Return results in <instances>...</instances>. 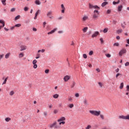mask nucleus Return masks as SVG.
Returning <instances> with one entry per match:
<instances>
[{
  "mask_svg": "<svg viewBox=\"0 0 129 129\" xmlns=\"http://www.w3.org/2000/svg\"><path fill=\"white\" fill-rule=\"evenodd\" d=\"M66 120L65 117H61L59 119H57V122H60V121H64Z\"/></svg>",
  "mask_w": 129,
  "mask_h": 129,
  "instance_id": "obj_11",
  "label": "nucleus"
},
{
  "mask_svg": "<svg viewBox=\"0 0 129 129\" xmlns=\"http://www.w3.org/2000/svg\"><path fill=\"white\" fill-rule=\"evenodd\" d=\"M94 8V9H97L98 10H100V8L98 7V6H93L92 5H91V4H89V9H92V8Z\"/></svg>",
  "mask_w": 129,
  "mask_h": 129,
  "instance_id": "obj_8",
  "label": "nucleus"
},
{
  "mask_svg": "<svg viewBox=\"0 0 129 129\" xmlns=\"http://www.w3.org/2000/svg\"><path fill=\"white\" fill-rule=\"evenodd\" d=\"M129 65V62H126L125 63V66H128Z\"/></svg>",
  "mask_w": 129,
  "mask_h": 129,
  "instance_id": "obj_63",
  "label": "nucleus"
},
{
  "mask_svg": "<svg viewBox=\"0 0 129 129\" xmlns=\"http://www.w3.org/2000/svg\"><path fill=\"white\" fill-rule=\"evenodd\" d=\"M40 13H41V11H40V10H38L35 13V16H38V15L40 14Z\"/></svg>",
  "mask_w": 129,
  "mask_h": 129,
  "instance_id": "obj_30",
  "label": "nucleus"
},
{
  "mask_svg": "<svg viewBox=\"0 0 129 129\" xmlns=\"http://www.w3.org/2000/svg\"><path fill=\"white\" fill-rule=\"evenodd\" d=\"M84 104H85V105H87V104H88V103L87 102V100H86V99H85L84 100Z\"/></svg>",
  "mask_w": 129,
  "mask_h": 129,
  "instance_id": "obj_26",
  "label": "nucleus"
},
{
  "mask_svg": "<svg viewBox=\"0 0 129 129\" xmlns=\"http://www.w3.org/2000/svg\"><path fill=\"white\" fill-rule=\"evenodd\" d=\"M49 70H48V69L45 70V73L46 74H48V73H49Z\"/></svg>",
  "mask_w": 129,
  "mask_h": 129,
  "instance_id": "obj_48",
  "label": "nucleus"
},
{
  "mask_svg": "<svg viewBox=\"0 0 129 129\" xmlns=\"http://www.w3.org/2000/svg\"><path fill=\"white\" fill-rule=\"evenodd\" d=\"M96 71H97V73L100 72V70H99L98 68L96 69Z\"/></svg>",
  "mask_w": 129,
  "mask_h": 129,
  "instance_id": "obj_64",
  "label": "nucleus"
},
{
  "mask_svg": "<svg viewBox=\"0 0 129 129\" xmlns=\"http://www.w3.org/2000/svg\"><path fill=\"white\" fill-rule=\"evenodd\" d=\"M21 26H22V25H21V24H17L16 25H15V27H17V28H20V27H21Z\"/></svg>",
  "mask_w": 129,
  "mask_h": 129,
  "instance_id": "obj_36",
  "label": "nucleus"
},
{
  "mask_svg": "<svg viewBox=\"0 0 129 129\" xmlns=\"http://www.w3.org/2000/svg\"><path fill=\"white\" fill-rule=\"evenodd\" d=\"M75 85H76V83L75 82H73L71 85V88H74L75 87Z\"/></svg>",
  "mask_w": 129,
  "mask_h": 129,
  "instance_id": "obj_21",
  "label": "nucleus"
},
{
  "mask_svg": "<svg viewBox=\"0 0 129 129\" xmlns=\"http://www.w3.org/2000/svg\"><path fill=\"white\" fill-rule=\"evenodd\" d=\"M117 4H119V1H118L117 2H113V5H116Z\"/></svg>",
  "mask_w": 129,
  "mask_h": 129,
  "instance_id": "obj_44",
  "label": "nucleus"
},
{
  "mask_svg": "<svg viewBox=\"0 0 129 129\" xmlns=\"http://www.w3.org/2000/svg\"><path fill=\"white\" fill-rule=\"evenodd\" d=\"M85 128L86 129H90V128H91V125H88Z\"/></svg>",
  "mask_w": 129,
  "mask_h": 129,
  "instance_id": "obj_46",
  "label": "nucleus"
},
{
  "mask_svg": "<svg viewBox=\"0 0 129 129\" xmlns=\"http://www.w3.org/2000/svg\"><path fill=\"white\" fill-rule=\"evenodd\" d=\"M122 33V29H120L117 31V34H120Z\"/></svg>",
  "mask_w": 129,
  "mask_h": 129,
  "instance_id": "obj_29",
  "label": "nucleus"
},
{
  "mask_svg": "<svg viewBox=\"0 0 129 129\" xmlns=\"http://www.w3.org/2000/svg\"><path fill=\"white\" fill-rule=\"evenodd\" d=\"M16 11L15 8H12L11 10V12H15Z\"/></svg>",
  "mask_w": 129,
  "mask_h": 129,
  "instance_id": "obj_52",
  "label": "nucleus"
},
{
  "mask_svg": "<svg viewBox=\"0 0 129 129\" xmlns=\"http://www.w3.org/2000/svg\"><path fill=\"white\" fill-rule=\"evenodd\" d=\"M87 20H88V16H84L82 19V20L84 21V22L87 21Z\"/></svg>",
  "mask_w": 129,
  "mask_h": 129,
  "instance_id": "obj_14",
  "label": "nucleus"
},
{
  "mask_svg": "<svg viewBox=\"0 0 129 129\" xmlns=\"http://www.w3.org/2000/svg\"><path fill=\"white\" fill-rule=\"evenodd\" d=\"M99 35V32L96 31L94 32V33L92 35V38H95L96 37H97V36Z\"/></svg>",
  "mask_w": 129,
  "mask_h": 129,
  "instance_id": "obj_10",
  "label": "nucleus"
},
{
  "mask_svg": "<svg viewBox=\"0 0 129 129\" xmlns=\"http://www.w3.org/2000/svg\"><path fill=\"white\" fill-rule=\"evenodd\" d=\"M105 56H106L107 57V58H110V57H111V55L109 53L105 54Z\"/></svg>",
  "mask_w": 129,
  "mask_h": 129,
  "instance_id": "obj_38",
  "label": "nucleus"
},
{
  "mask_svg": "<svg viewBox=\"0 0 129 129\" xmlns=\"http://www.w3.org/2000/svg\"><path fill=\"white\" fill-rule=\"evenodd\" d=\"M51 15H53V12L51 11H48L46 14L47 17H49V18L52 20V19H53L54 17L51 16Z\"/></svg>",
  "mask_w": 129,
  "mask_h": 129,
  "instance_id": "obj_3",
  "label": "nucleus"
},
{
  "mask_svg": "<svg viewBox=\"0 0 129 129\" xmlns=\"http://www.w3.org/2000/svg\"><path fill=\"white\" fill-rule=\"evenodd\" d=\"M100 117L102 119H104V116L103 115H100Z\"/></svg>",
  "mask_w": 129,
  "mask_h": 129,
  "instance_id": "obj_59",
  "label": "nucleus"
},
{
  "mask_svg": "<svg viewBox=\"0 0 129 129\" xmlns=\"http://www.w3.org/2000/svg\"><path fill=\"white\" fill-rule=\"evenodd\" d=\"M89 55L90 56H91V55H93V51H90L89 52Z\"/></svg>",
  "mask_w": 129,
  "mask_h": 129,
  "instance_id": "obj_39",
  "label": "nucleus"
},
{
  "mask_svg": "<svg viewBox=\"0 0 129 129\" xmlns=\"http://www.w3.org/2000/svg\"><path fill=\"white\" fill-rule=\"evenodd\" d=\"M98 17H99V13H94L92 18L95 20L97 19Z\"/></svg>",
  "mask_w": 129,
  "mask_h": 129,
  "instance_id": "obj_9",
  "label": "nucleus"
},
{
  "mask_svg": "<svg viewBox=\"0 0 129 129\" xmlns=\"http://www.w3.org/2000/svg\"><path fill=\"white\" fill-rule=\"evenodd\" d=\"M62 19H63V17H59L58 18H57V20H62Z\"/></svg>",
  "mask_w": 129,
  "mask_h": 129,
  "instance_id": "obj_55",
  "label": "nucleus"
},
{
  "mask_svg": "<svg viewBox=\"0 0 129 129\" xmlns=\"http://www.w3.org/2000/svg\"><path fill=\"white\" fill-rule=\"evenodd\" d=\"M98 84L100 87H102V86H103V84H102L101 82H99Z\"/></svg>",
  "mask_w": 129,
  "mask_h": 129,
  "instance_id": "obj_43",
  "label": "nucleus"
},
{
  "mask_svg": "<svg viewBox=\"0 0 129 129\" xmlns=\"http://www.w3.org/2000/svg\"><path fill=\"white\" fill-rule=\"evenodd\" d=\"M43 114H44L45 117H46L47 116V115H48V112L47 111H44L43 112Z\"/></svg>",
  "mask_w": 129,
  "mask_h": 129,
  "instance_id": "obj_35",
  "label": "nucleus"
},
{
  "mask_svg": "<svg viewBox=\"0 0 129 129\" xmlns=\"http://www.w3.org/2000/svg\"><path fill=\"white\" fill-rule=\"evenodd\" d=\"M46 24H47L46 22H43V28H45V26H46Z\"/></svg>",
  "mask_w": 129,
  "mask_h": 129,
  "instance_id": "obj_61",
  "label": "nucleus"
},
{
  "mask_svg": "<svg viewBox=\"0 0 129 129\" xmlns=\"http://www.w3.org/2000/svg\"><path fill=\"white\" fill-rule=\"evenodd\" d=\"M5 120H6V121L8 122V121H9L11 120V118H10V117H7V118H5Z\"/></svg>",
  "mask_w": 129,
  "mask_h": 129,
  "instance_id": "obj_37",
  "label": "nucleus"
},
{
  "mask_svg": "<svg viewBox=\"0 0 129 129\" xmlns=\"http://www.w3.org/2000/svg\"><path fill=\"white\" fill-rule=\"evenodd\" d=\"M89 112L93 115H95L96 116H98V115H100L101 113L100 111H97L95 110H90Z\"/></svg>",
  "mask_w": 129,
  "mask_h": 129,
  "instance_id": "obj_2",
  "label": "nucleus"
},
{
  "mask_svg": "<svg viewBox=\"0 0 129 129\" xmlns=\"http://www.w3.org/2000/svg\"><path fill=\"white\" fill-rule=\"evenodd\" d=\"M33 68L34 69H37V67H38V65H37V64H33Z\"/></svg>",
  "mask_w": 129,
  "mask_h": 129,
  "instance_id": "obj_42",
  "label": "nucleus"
},
{
  "mask_svg": "<svg viewBox=\"0 0 129 129\" xmlns=\"http://www.w3.org/2000/svg\"><path fill=\"white\" fill-rule=\"evenodd\" d=\"M60 7L61 9V14H65V11L66 10V8H65V7H64V5L61 4L60 5Z\"/></svg>",
  "mask_w": 129,
  "mask_h": 129,
  "instance_id": "obj_6",
  "label": "nucleus"
},
{
  "mask_svg": "<svg viewBox=\"0 0 129 129\" xmlns=\"http://www.w3.org/2000/svg\"><path fill=\"white\" fill-rule=\"evenodd\" d=\"M69 79H70V76H66L63 78V80L65 81V82H67V81H68Z\"/></svg>",
  "mask_w": 129,
  "mask_h": 129,
  "instance_id": "obj_12",
  "label": "nucleus"
},
{
  "mask_svg": "<svg viewBox=\"0 0 129 129\" xmlns=\"http://www.w3.org/2000/svg\"><path fill=\"white\" fill-rule=\"evenodd\" d=\"M53 112H54V114H57V113H58V110L54 109L53 111Z\"/></svg>",
  "mask_w": 129,
  "mask_h": 129,
  "instance_id": "obj_40",
  "label": "nucleus"
},
{
  "mask_svg": "<svg viewBox=\"0 0 129 129\" xmlns=\"http://www.w3.org/2000/svg\"><path fill=\"white\" fill-rule=\"evenodd\" d=\"M83 56L84 59H86L87 58V55H86V54H83Z\"/></svg>",
  "mask_w": 129,
  "mask_h": 129,
  "instance_id": "obj_45",
  "label": "nucleus"
},
{
  "mask_svg": "<svg viewBox=\"0 0 129 129\" xmlns=\"http://www.w3.org/2000/svg\"><path fill=\"white\" fill-rule=\"evenodd\" d=\"M25 50H27V46L26 45H20V51H25Z\"/></svg>",
  "mask_w": 129,
  "mask_h": 129,
  "instance_id": "obj_7",
  "label": "nucleus"
},
{
  "mask_svg": "<svg viewBox=\"0 0 129 129\" xmlns=\"http://www.w3.org/2000/svg\"><path fill=\"white\" fill-rule=\"evenodd\" d=\"M119 75H121V74L118 73L116 75V78H117Z\"/></svg>",
  "mask_w": 129,
  "mask_h": 129,
  "instance_id": "obj_54",
  "label": "nucleus"
},
{
  "mask_svg": "<svg viewBox=\"0 0 129 129\" xmlns=\"http://www.w3.org/2000/svg\"><path fill=\"white\" fill-rule=\"evenodd\" d=\"M32 64H37V60L34 59V60L33 61V62H32Z\"/></svg>",
  "mask_w": 129,
  "mask_h": 129,
  "instance_id": "obj_41",
  "label": "nucleus"
},
{
  "mask_svg": "<svg viewBox=\"0 0 129 129\" xmlns=\"http://www.w3.org/2000/svg\"><path fill=\"white\" fill-rule=\"evenodd\" d=\"M14 94H15V92L13 91H11L10 92V95H11V96H13V95H14Z\"/></svg>",
  "mask_w": 129,
  "mask_h": 129,
  "instance_id": "obj_31",
  "label": "nucleus"
},
{
  "mask_svg": "<svg viewBox=\"0 0 129 129\" xmlns=\"http://www.w3.org/2000/svg\"><path fill=\"white\" fill-rule=\"evenodd\" d=\"M4 23H5V22H4V21H3V20H0V24H4Z\"/></svg>",
  "mask_w": 129,
  "mask_h": 129,
  "instance_id": "obj_62",
  "label": "nucleus"
},
{
  "mask_svg": "<svg viewBox=\"0 0 129 129\" xmlns=\"http://www.w3.org/2000/svg\"><path fill=\"white\" fill-rule=\"evenodd\" d=\"M125 53H126V49L123 48L119 52V55L122 56V54Z\"/></svg>",
  "mask_w": 129,
  "mask_h": 129,
  "instance_id": "obj_5",
  "label": "nucleus"
},
{
  "mask_svg": "<svg viewBox=\"0 0 129 129\" xmlns=\"http://www.w3.org/2000/svg\"><path fill=\"white\" fill-rule=\"evenodd\" d=\"M113 46H116V47H118V43H115L113 44Z\"/></svg>",
  "mask_w": 129,
  "mask_h": 129,
  "instance_id": "obj_60",
  "label": "nucleus"
},
{
  "mask_svg": "<svg viewBox=\"0 0 129 129\" xmlns=\"http://www.w3.org/2000/svg\"><path fill=\"white\" fill-rule=\"evenodd\" d=\"M20 18H21V16L18 15L15 18V21H17V20L20 19Z\"/></svg>",
  "mask_w": 129,
  "mask_h": 129,
  "instance_id": "obj_23",
  "label": "nucleus"
},
{
  "mask_svg": "<svg viewBox=\"0 0 129 129\" xmlns=\"http://www.w3.org/2000/svg\"><path fill=\"white\" fill-rule=\"evenodd\" d=\"M1 2L4 6H7V3H6L7 0H1Z\"/></svg>",
  "mask_w": 129,
  "mask_h": 129,
  "instance_id": "obj_20",
  "label": "nucleus"
},
{
  "mask_svg": "<svg viewBox=\"0 0 129 129\" xmlns=\"http://www.w3.org/2000/svg\"><path fill=\"white\" fill-rule=\"evenodd\" d=\"M76 97H79V93L75 94Z\"/></svg>",
  "mask_w": 129,
  "mask_h": 129,
  "instance_id": "obj_58",
  "label": "nucleus"
},
{
  "mask_svg": "<svg viewBox=\"0 0 129 129\" xmlns=\"http://www.w3.org/2000/svg\"><path fill=\"white\" fill-rule=\"evenodd\" d=\"M68 100H69V101H72V100H73V99H72V98L70 97L68 98Z\"/></svg>",
  "mask_w": 129,
  "mask_h": 129,
  "instance_id": "obj_56",
  "label": "nucleus"
},
{
  "mask_svg": "<svg viewBox=\"0 0 129 129\" xmlns=\"http://www.w3.org/2000/svg\"><path fill=\"white\" fill-rule=\"evenodd\" d=\"M121 9H122V6H119V7H118V11L119 12H121Z\"/></svg>",
  "mask_w": 129,
  "mask_h": 129,
  "instance_id": "obj_24",
  "label": "nucleus"
},
{
  "mask_svg": "<svg viewBox=\"0 0 129 129\" xmlns=\"http://www.w3.org/2000/svg\"><path fill=\"white\" fill-rule=\"evenodd\" d=\"M119 118H121L122 119H128L129 120V114L124 116V115H120L119 116Z\"/></svg>",
  "mask_w": 129,
  "mask_h": 129,
  "instance_id": "obj_4",
  "label": "nucleus"
},
{
  "mask_svg": "<svg viewBox=\"0 0 129 129\" xmlns=\"http://www.w3.org/2000/svg\"><path fill=\"white\" fill-rule=\"evenodd\" d=\"M88 30V27H85L83 29V33H86L87 32V30Z\"/></svg>",
  "mask_w": 129,
  "mask_h": 129,
  "instance_id": "obj_18",
  "label": "nucleus"
},
{
  "mask_svg": "<svg viewBox=\"0 0 129 129\" xmlns=\"http://www.w3.org/2000/svg\"><path fill=\"white\" fill-rule=\"evenodd\" d=\"M110 13H111V10H108L107 11V14H110Z\"/></svg>",
  "mask_w": 129,
  "mask_h": 129,
  "instance_id": "obj_53",
  "label": "nucleus"
},
{
  "mask_svg": "<svg viewBox=\"0 0 129 129\" xmlns=\"http://www.w3.org/2000/svg\"><path fill=\"white\" fill-rule=\"evenodd\" d=\"M40 57H41V54H40V53H37L36 54V59H39V58H40Z\"/></svg>",
  "mask_w": 129,
  "mask_h": 129,
  "instance_id": "obj_25",
  "label": "nucleus"
},
{
  "mask_svg": "<svg viewBox=\"0 0 129 129\" xmlns=\"http://www.w3.org/2000/svg\"><path fill=\"white\" fill-rule=\"evenodd\" d=\"M24 56H25V54H24V53L23 52H21L19 54V58H23V57H24Z\"/></svg>",
  "mask_w": 129,
  "mask_h": 129,
  "instance_id": "obj_16",
  "label": "nucleus"
},
{
  "mask_svg": "<svg viewBox=\"0 0 129 129\" xmlns=\"http://www.w3.org/2000/svg\"><path fill=\"white\" fill-rule=\"evenodd\" d=\"M57 121H54L52 124H49V127L50 128H53V127H54L55 129H59L61 126L58 124H57Z\"/></svg>",
  "mask_w": 129,
  "mask_h": 129,
  "instance_id": "obj_1",
  "label": "nucleus"
},
{
  "mask_svg": "<svg viewBox=\"0 0 129 129\" xmlns=\"http://www.w3.org/2000/svg\"><path fill=\"white\" fill-rule=\"evenodd\" d=\"M57 30V28H54L53 30H52V31L48 32V35H51V34H53V33H55V31H56Z\"/></svg>",
  "mask_w": 129,
  "mask_h": 129,
  "instance_id": "obj_13",
  "label": "nucleus"
},
{
  "mask_svg": "<svg viewBox=\"0 0 129 129\" xmlns=\"http://www.w3.org/2000/svg\"><path fill=\"white\" fill-rule=\"evenodd\" d=\"M94 14H99V13L98 12V10H95L94 11Z\"/></svg>",
  "mask_w": 129,
  "mask_h": 129,
  "instance_id": "obj_47",
  "label": "nucleus"
},
{
  "mask_svg": "<svg viewBox=\"0 0 129 129\" xmlns=\"http://www.w3.org/2000/svg\"><path fill=\"white\" fill-rule=\"evenodd\" d=\"M28 10H29V8H28V7H25L24 8L25 12H27V11H28Z\"/></svg>",
  "mask_w": 129,
  "mask_h": 129,
  "instance_id": "obj_51",
  "label": "nucleus"
},
{
  "mask_svg": "<svg viewBox=\"0 0 129 129\" xmlns=\"http://www.w3.org/2000/svg\"><path fill=\"white\" fill-rule=\"evenodd\" d=\"M126 88L127 89L126 91H129V85H127Z\"/></svg>",
  "mask_w": 129,
  "mask_h": 129,
  "instance_id": "obj_57",
  "label": "nucleus"
},
{
  "mask_svg": "<svg viewBox=\"0 0 129 129\" xmlns=\"http://www.w3.org/2000/svg\"><path fill=\"white\" fill-rule=\"evenodd\" d=\"M108 32V28H105L103 30V33H107Z\"/></svg>",
  "mask_w": 129,
  "mask_h": 129,
  "instance_id": "obj_34",
  "label": "nucleus"
},
{
  "mask_svg": "<svg viewBox=\"0 0 129 129\" xmlns=\"http://www.w3.org/2000/svg\"><path fill=\"white\" fill-rule=\"evenodd\" d=\"M68 106L70 108H72L73 107H74V105L73 104H69Z\"/></svg>",
  "mask_w": 129,
  "mask_h": 129,
  "instance_id": "obj_32",
  "label": "nucleus"
},
{
  "mask_svg": "<svg viewBox=\"0 0 129 129\" xmlns=\"http://www.w3.org/2000/svg\"><path fill=\"white\" fill-rule=\"evenodd\" d=\"M100 40L101 43L102 44H103V43H104V41H103V38H100Z\"/></svg>",
  "mask_w": 129,
  "mask_h": 129,
  "instance_id": "obj_49",
  "label": "nucleus"
},
{
  "mask_svg": "<svg viewBox=\"0 0 129 129\" xmlns=\"http://www.w3.org/2000/svg\"><path fill=\"white\" fill-rule=\"evenodd\" d=\"M34 3L35 5H37L38 6H39L40 5H41V2H40V1L39 0H36Z\"/></svg>",
  "mask_w": 129,
  "mask_h": 129,
  "instance_id": "obj_15",
  "label": "nucleus"
},
{
  "mask_svg": "<svg viewBox=\"0 0 129 129\" xmlns=\"http://www.w3.org/2000/svg\"><path fill=\"white\" fill-rule=\"evenodd\" d=\"M4 58V54H0V61Z\"/></svg>",
  "mask_w": 129,
  "mask_h": 129,
  "instance_id": "obj_50",
  "label": "nucleus"
},
{
  "mask_svg": "<svg viewBox=\"0 0 129 129\" xmlns=\"http://www.w3.org/2000/svg\"><path fill=\"white\" fill-rule=\"evenodd\" d=\"M61 124H65V121H60L59 122L58 125H59V126H60V125H61Z\"/></svg>",
  "mask_w": 129,
  "mask_h": 129,
  "instance_id": "obj_33",
  "label": "nucleus"
},
{
  "mask_svg": "<svg viewBox=\"0 0 129 129\" xmlns=\"http://www.w3.org/2000/svg\"><path fill=\"white\" fill-rule=\"evenodd\" d=\"M53 98H58L59 97V95L57 94H55L52 95Z\"/></svg>",
  "mask_w": 129,
  "mask_h": 129,
  "instance_id": "obj_22",
  "label": "nucleus"
},
{
  "mask_svg": "<svg viewBox=\"0 0 129 129\" xmlns=\"http://www.w3.org/2000/svg\"><path fill=\"white\" fill-rule=\"evenodd\" d=\"M10 56H11V53L10 52H9L7 54H6L5 55L6 59H8L9 58V57H10Z\"/></svg>",
  "mask_w": 129,
  "mask_h": 129,
  "instance_id": "obj_17",
  "label": "nucleus"
},
{
  "mask_svg": "<svg viewBox=\"0 0 129 129\" xmlns=\"http://www.w3.org/2000/svg\"><path fill=\"white\" fill-rule=\"evenodd\" d=\"M8 77L6 78V79H5V80L3 83V85H4V84H6L7 83V81H8Z\"/></svg>",
  "mask_w": 129,
  "mask_h": 129,
  "instance_id": "obj_27",
  "label": "nucleus"
},
{
  "mask_svg": "<svg viewBox=\"0 0 129 129\" xmlns=\"http://www.w3.org/2000/svg\"><path fill=\"white\" fill-rule=\"evenodd\" d=\"M120 89H122L123 88V83H121L119 87Z\"/></svg>",
  "mask_w": 129,
  "mask_h": 129,
  "instance_id": "obj_28",
  "label": "nucleus"
},
{
  "mask_svg": "<svg viewBox=\"0 0 129 129\" xmlns=\"http://www.w3.org/2000/svg\"><path fill=\"white\" fill-rule=\"evenodd\" d=\"M108 4V2H105L102 4L101 6L103 8L105 7V6H106V5H107Z\"/></svg>",
  "mask_w": 129,
  "mask_h": 129,
  "instance_id": "obj_19",
  "label": "nucleus"
}]
</instances>
